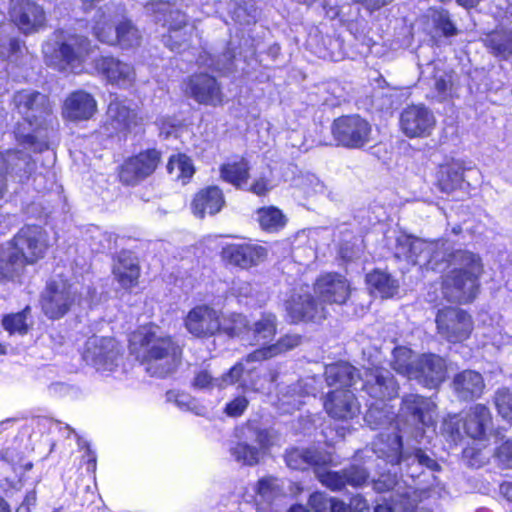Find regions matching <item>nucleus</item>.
<instances>
[{
    "instance_id": "1",
    "label": "nucleus",
    "mask_w": 512,
    "mask_h": 512,
    "mask_svg": "<svg viewBox=\"0 0 512 512\" xmlns=\"http://www.w3.org/2000/svg\"><path fill=\"white\" fill-rule=\"evenodd\" d=\"M362 389L375 399L367 410L364 420L372 429L385 428L388 432H382L373 444V453L391 465L405 464L406 466H425L433 469L436 462L420 449L413 453L402 451L401 437L397 427L393 424L394 413L390 412L383 403L398 395V384L391 373L371 364L365 367L363 372Z\"/></svg>"
},
{
    "instance_id": "2",
    "label": "nucleus",
    "mask_w": 512,
    "mask_h": 512,
    "mask_svg": "<svg viewBox=\"0 0 512 512\" xmlns=\"http://www.w3.org/2000/svg\"><path fill=\"white\" fill-rule=\"evenodd\" d=\"M351 293L349 281L339 273L320 275L314 283L316 302L309 294L308 287L294 291L285 301L286 312L292 322L320 321L326 318L324 304H344Z\"/></svg>"
},
{
    "instance_id": "3",
    "label": "nucleus",
    "mask_w": 512,
    "mask_h": 512,
    "mask_svg": "<svg viewBox=\"0 0 512 512\" xmlns=\"http://www.w3.org/2000/svg\"><path fill=\"white\" fill-rule=\"evenodd\" d=\"M13 103L23 117V123H18L14 131L16 140L35 152L46 149V135L43 136L41 130L46 129L51 119L47 96L33 90H22L15 93Z\"/></svg>"
},
{
    "instance_id": "4",
    "label": "nucleus",
    "mask_w": 512,
    "mask_h": 512,
    "mask_svg": "<svg viewBox=\"0 0 512 512\" xmlns=\"http://www.w3.org/2000/svg\"><path fill=\"white\" fill-rule=\"evenodd\" d=\"M46 231L36 225L21 228L14 238L0 247V277L14 280L20 276L27 264L42 259L48 249Z\"/></svg>"
},
{
    "instance_id": "5",
    "label": "nucleus",
    "mask_w": 512,
    "mask_h": 512,
    "mask_svg": "<svg viewBox=\"0 0 512 512\" xmlns=\"http://www.w3.org/2000/svg\"><path fill=\"white\" fill-rule=\"evenodd\" d=\"M135 349L139 346L146 371L163 377L174 370L180 361L182 348L157 325L140 327L130 338Z\"/></svg>"
},
{
    "instance_id": "6",
    "label": "nucleus",
    "mask_w": 512,
    "mask_h": 512,
    "mask_svg": "<svg viewBox=\"0 0 512 512\" xmlns=\"http://www.w3.org/2000/svg\"><path fill=\"white\" fill-rule=\"evenodd\" d=\"M449 256L453 268L443 279L442 293L451 302H471L478 292L479 277L483 271L481 259L464 250H457Z\"/></svg>"
},
{
    "instance_id": "7",
    "label": "nucleus",
    "mask_w": 512,
    "mask_h": 512,
    "mask_svg": "<svg viewBox=\"0 0 512 512\" xmlns=\"http://www.w3.org/2000/svg\"><path fill=\"white\" fill-rule=\"evenodd\" d=\"M356 369L346 362L330 364L325 368L328 386H338L328 393L324 401L327 414L337 420H351L360 413V405L355 395L347 387L356 384Z\"/></svg>"
},
{
    "instance_id": "8",
    "label": "nucleus",
    "mask_w": 512,
    "mask_h": 512,
    "mask_svg": "<svg viewBox=\"0 0 512 512\" xmlns=\"http://www.w3.org/2000/svg\"><path fill=\"white\" fill-rule=\"evenodd\" d=\"M236 442L230 448L233 459L247 466H254L274 444V435L261 428L256 421H247L236 427L234 432Z\"/></svg>"
},
{
    "instance_id": "9",
    "label": "nucleus",
    "mask_w": 512,
    "mask_h": 512,
    "mask_svg": "<svg viewBox=\"0 0 512 512\" xmlns=\"http://www.w3.org/2000/svg\"><path fill=\"white\" fill-rule=\"evenodd\" d=\"M256 367H248L245 360L235 364L226 374L220 378H214L207 370H200L195 374L193 387L201 390L211 391L214 388L223 389L240 381L241 386L256 392H270L271 386L276 379L273 373L252 378Z\"/></svg>"
},
{
    "instance_id": "10",
    "label": "nucleus",
    "mask_w": 512,
    "mask_h": 512,
    "mask_svg": "<svg viewBox=\"0 0 512 512\" xmlns=\"http://www.w3.org/2000/svg\"><path fill=\"white\" fill-rule=\"evenodd\" d=\"M57 47L47 43L43 46V53L49 65L61 71L79 73L82 71V64L90 53V43L87 38L69 35L61 38Z\"/></svg>"
},
{
    "instance_id": "11",
    "label": "nucleus",
    "mask_w": 512,
    "mask_h": 512,
    "mask_svg": "<svg viewBox=\"0 0 512 512\" xmlns=\"http://www.w3.org/2000/svg\"><path fill=\"white\" fill-rule=\"evenodd\" d=\"M439 246V242H427L402 233L396 237L394 255L409 264L435 270L445 257Z\"/></svg>"
},
{
    "instance_id": "12",
    "label": "nucleus",
    "mask_w": 512,
    "mask_h": 512,
    "mask_svg": "<svg viewBox=\"0 0 512 512\" xmlns=\"http://www.w3.org/2000/svg\"><path fill=\"white\" fill-rule=\"evenodd\" d=\"M81 298L73 284L62 277H56L47 283L42 293V311L49 319H60L73 305L80 304Z\"/></svg>"
},
{
    "instance_id": "13",
    "label": "nucleus",
    "mask_w": 512,
    "mask_h": 512,
    "mask_svg": "<svg viewBox=\"0 0 512 512\" xmlns=\"http://www.w3.org/2000/svg\"><path fill=\"white\" fill-rule=\"evenodd\" d=\"M491 421L489 409L482 404H476L469 409L464 419H460L457 415H449L444 419L442 429L453 440L461 437L462 429L469 437L482 439L490 430Z\"/></svg>"
},
{
    "instance_id": "14",
    "label": "nucleus",
    "mask_w": 512,
    "mask_h": 512,
    "mask_svg": "<svg viewBox=\"0 0 512 512\" xmlns=\"http://www.w3.org/2000/svg\"><path fill=\"white\" fill-rule=\"evenodd\" d=\"M373 489L378 492L393 490L389 500L378 503L374 512H410L416 501V491L398 480L397 476L381 474L378 479L372 481Z\"/></svg>"
},
{
    "instance_id": "15",
    "label": "nucleus",
    "mask_w": 512,
    "mask_h": 512,
    "mask_svg": "<svg viewBox=\"0 0 512 512\" xmlns=\"http://www.w3.org/2000/svg\"><path fill=\"white\" fill-rule=\"evenodd\" d=\"M332 134L339 145L359 149L372 140V126L358 115L343 116L332 125Z\"/></svg>"
},
{
    "instance_id": "16",
    "label": "nucleus",
    "mask_w": 512,
    "mask_h": 512,
    "mask_svg": "<svg viewBox=\"0 0 512 512\" xmlns=\"http://www.w3.org/2000/svg\"><path fill=\"white\" fill-rule=\"evenodd\" d=\"M110 15L103 14L93 27L95 37L108 45H118L122 49L138 47L141 43L139 30L130 22L123 21L115 29Z\"/></svg>"
},
{
    "instance_id": "17",
    "label": "nucleus",
    "mask_w": 512,
    "mask_h": 512,
    "mask_svg": "<svg viewBox=\"0 0 512 512\" xmlns=\"http://www.w3.org/2000/svg\"><path fill=\"white\" fill-rule=\"evenodd\" d=\"M118 353V345L113 338L92 336L85 343L82 357L98 371L107 372L117 366Z\"/></svg>"
},
{
    "instance_id": "18",
    "label": "nucleus",
    "mask_w": 512,
    "mask_h": 512,
    "mask_svg": "<svg viewBox=\"0 0 512 512\" xmlns=\"http://www.w3.org/2000/svg\"><path fill=\"white\" fill-rule=\"evenodd\" d=\"M399 125L406 137L425 138L432 134L436 119L433 112L425 105H410L401 112Z\"/></svg>"
},
{
    "instance_id": "19",
    "label": "nucleus",
    "mask_w": 512,
    "mask_h": 512,
    "mask_svg": "<svg viewBox=\"0 0 512 512\" xmlns=\"http://www.w3.org/2000/svg\"><path fill=\"white\" fill-rule=\"evenodd\" d=\"M438 333L452 343L462 342L472 330L471 317L458 308H445L436 317Z\"/></svg>"
},
{
    "instance_id": "20",
    "label": "nucleus",
    "mask_w": 512,
    "mask_h": 512,
    "mask_svg": "<svg viewBox=\"0 0 512 512\" xmlns=\"http://www.w3.org/2000/svg\"><path fill=\"white\" fill-rule=\"evenodd\" d=\"M184 327L196 338L212 337L221 330L220 313L209 305H197L184 317Z\"/></svg>"
},
{
    "instance_id": "21",
    "label": "nucleus",
    "mask_w": 512,
    "mask_h": 512,
    "mask_svg": "<svg viewBox=\"0 0 512 512\" xmlns=\"http://www.w3.org/2000/svg\"><path fill=\"white\" fill-rule=\"evenodd\" d=\"M9 14L12 22L26 35L36 33L46 25L44 9L31 0H11Z\"/></svg>"
},
{
    "instance_id": "22",
    "label": "nucleus",
    "mask_w": 512,
    "mask_h": 512,
    "mask_svg": "<svg viewBox=\"0 0 512 512\" xmlns=\"http://www.w3.org/2000/svg\"><path fill=\"white\" fill-rule=\"evenodd\" d=\"M141 122L142 117L139 116L136 105L131 101L115 99L110 102L105 123V129L109 134L131 131Z\"/></svg>"
},
{
    "instance_id": "23",
    "label": "nucleus",
    "mask_w": 512,
    "mask_h": 512,
    "mask_svg": "<svg viewBox=\"0 0 512 512\" xmlns=\"http://www.w3.org/2000/svg\"><path fill=\"white\" fill-rule=\"evenodd\" d=\"M160 153L155 149L140 152L121 166L119 177L127 185H135L150 176L158 166Z\"/></svg>"
},
{
    "instance_id": "24",
    "label": "nucleus",
    "mask_w": 512,
    "mask_h": 512,
    "mask_svg": "<svg viewBox=\"0 0 512 512\" xmlns=\"http://www.w3.org/2000/svg\"><path fill=\"white\" fill-rule=\"evenodd\" d=\"M185 94L197 103L217 107L223 103V93L217 80L208 74H194L185 82Z\"/></svg>"
},
{
    "instance_id": "25",
    "label": "nucleus",
    "mask_w": 512,
    "mask_h": 512,
    "mask_svg": "<svg viewBox=\"0 0 512 512\" xmlns=\"http://www.w3.org/2000/svg\"><path fill=\"white\" fill-rule=\"evenodd\" d=\"M173 7L171 3L165 1L151 3V10L159 16L162 15L165 24H169V35L164 39L165 45L171 50H179L187 41L186 32H181L186 26V17Z\"/></svg>"
},
{
    "instance_id": "26",
    "label": "nucleus",
    "mask_w": 512,
    "mask_h": 512,
    "mask_svg": "<svg viewBox=\"0 0 512 512\" xmlns=\"http://www.w3.org/2000/svg\"><path fill=\"white\" fill-rule=\"evenodd\" d=\"M95 69L106 81L119 88L127 89L134 85V67L114 57H100L95 61Z\"/></svg>"
},
{
    "instance_id": "27",
    "label": "nucleus",
    "mask_w": 512,
    "mask_h": 512,
    "mask_svg": "<svg viewBox=\"0 0 512 512\" xmlns=\"http://www.w3.org/2000/svg\"><path fill=\"white\" fill-rule=\"evenodd\" d=\"M34 168L35 164L27 153L9 150L0 154V196L3 195L6 187L4 171L5 174L22 182L29 178Z\"/></svg>"
},
{
    "instance_id": "28",
    "label": "nucleus",
    "mask_w": 512,
    "mask_h": 512,
    "mask_svg": "<svg viewBox=\"0 0 512 512\" xmlns=\"http://www.w3.org/2000/svg\"><path fill=\"white\" fill-rule=\"evenodd\" d=\"M411 380L428 388H437L446 378L445 360L435 354H422L415 362Z\"/></svg>"
},
{
    "instance_id": "29",
    "label": "nucleus",
    "mask_w": 512,
    "mask_h": 512,
    "mask_svg": "<svg viewBox=\"0 0 512 512\" xmlns=\"http://www.w3.org/2000/svg\"><path fill=\"white\" fill-rule=\"evenodd\" d=\"M222 258L231 265L249 269L263 262L267 257L265 247L257 244H228L222 249Z\"/></svg>"
},
{
    "instance_id": "30",
    "label": "nucleus",
    "mask_w": 512,
    "mask_h": 512,
    "mask_svg": "<svg viewBox=\"0 0 512 512\" xmlns=\"http://www.w3.org/2000/svg\"><path fill=\"white\" fill-rule=\"evenodd\" d=\"M402 414L415 424L433 427L436 422V405L429 399L416 394L406 395L402 400Z\"/></svg>"
},
{
    "instance_id": "31",
    "label": "nucleus",
    "mask_w": 512,
    "mask_h": 512,
    "mask_svg": "<svg viewBox=\"0 0 512 512\" xmlns=\"http://www.w3.org/2000/svg\"><path fill=\"white\" fill-rule=\"evenodd\" d=\"M316 378H307L281 391L278 397V408L283 413H292L306 403V399L317 392Z\"/></svg>"
},
{
    "instance_id": "32",
    "label": "nucleus",
    "mask_w": 512,
    "mask_h": 512,
    "mask_svg": "<svg viewBox=\"0 0 512 512\" xmlns=\"http://www.w3.org/2000/svg\"><path fill=\"white\" fill-rule=\"evenodd\" d=\"M97 111L94 97L82 90L71 93L63 105V116L71 121L90 119Z\"/></svg>"
},
{
    "instance_id": "33",
    "label": "nucleus",
    "mask_w": 512,
    "mask_h": 512,
    "mask_svg": "<svg viewBox=\"0 0 512 512\" xmlns=\"http://www.w3.org/2000/svg\"><path fill=\"white\" fill-rule=\"evenodd\" d=\"M225 203L222 191L216 186H209L200 190L192 201L193 214L204 218L206 214L215 215Z\"/></svg>"
},
{
    "instance_id": "34",
    "label": "nucleus",
    "mask_w": 512,
    "mask_h": 512,
    "mask_svg": "<svg viewBox=\"0 0 512 512\" xmlns=\"http://www.w3.org/2000/svg\"><path fill=\"white\" fill-rule=\"evenodd\" d=\"M485 384L480 373L464 370L453 379V388L457 396L463 400H472L481 396Z\"/></svg>"
},
{
    "instance_id": "35",
    "label": "nucleus",
    "mask_w": 512,
    "mask_h": 512,
    "mask_svg": "<svg viewBox=\"0 0 512 512\" xmlns=\"http://www.w3.org/2000/svg\"><path fill=\"white\" fill-rule=\"evenodd\" d=\"M286 463L291 469L304 470L310 466L322 467L332 462L331 456L315 449L293 448L286 453Z\"/></svg>"
},
{
    "instance_id": "36",
    "label": "nucleus",
    "mask_w": 512,
    "mask_h": 512,
    "mask_svg": "<svg viewBox=\"0 0 512 512\" xmlns=\"http://www.w3.org/2000/svg\"><path fill=\"white\" fill-rule=\"evenodd\" d=\"M468 168L463 160H452L450 163L441 166L437 183L441 191L449 193L459 188L464 180V172Z\"/></svg>"
},
{
    "instance_id": "37",
    "label": "nucleus",
    "mask_w": 512,
    "mask_h": 512,
    "mask_svg": "<svg viewBox=\"0 0 512 512\" xmlns=\"http://www.w3.org/2000/svg\"><path fill=\"white\" fill-rule=\"evenodd\" d=\"M113 274L123 288L130 289L137 285L140 270L130 254L122 253L114 265Z\"/></svg>"
},
{
    "instance_id": "38",
    "label": "nucleus",
    "mask_w": 512,
    "mask_h": 512,
    "mask_svg": "<svg viewBox=\"0 0 512 512\" xmlns=\"http://www.w3.org/2000/svg\"><path fill=\"white\" fill-rule=\"evenodd\" d=\"M300 341L301 338L298 335H286L276 344L270 345L268 347H262L250 353L245 358V363L248 365V367H254L252 363L276 356L280 353L293 349L300 344Z\"/></svg>"
},
{
    "instance_id": "39",
    "label": "nucleus",
    "mask_w": 512,
    "mask_h": 512,
    "mask_svg": "<svg viewBox=\"0 0 512 512\" xmlns=\"http://www.w3.org/2000/svg\"><path fill=\"white\" fill-rule=\"evenodd\" d=\"M220 173L221 178L233 186L240 189L248 187L249 165L244 158L223 164Z\"/></svg>"
},
{
    "instance_id": "40",
    "label": "nucleus",
    "mask_w": 512,
    "mask_h": 512,
    "mask_svg": "<svg viewBox=\"0 0 512 512\" xmlns=\"http://www.w3.org/2000/svg\"><path fill=\"white\" fill-rule=\"evenodd\" d=\"M366 281L382 298L393 297L399 289L398 280L382 270H374L369 273Z\"/></svg>"
},
{
    "instance_id": "41",
    "label": "nucleus",
    "mask_w": 512,
    "mask_h": 512,
    "mask_svg": "<svg viewBox=\"0 0 512 512\" xmlns=\"http://www.w3.org/2000/svg\"><path fill=\"white\" fill-rule=\"evenodd\" d=\"M484 41L495 56L508 59L512 55V30L493 31L487 35Z\"/></svg>"
},
{
    "instance_id": "42",
    "label": "nucleus",
    "mask_w": 512,
    "mask_h": 512,
    "mask_svg": "<svg viewBox=\"0 0 512 512\" xmlns=\"http://www.w3.org/2000/svg\"><path fill=\"white\" fill-rule=\"evenodd\" d=\"M276 333V317L271 313L263 314L250 328V342L254 344H266L270 342Z\"/></svg>"
},
{
    "instance_id": "43",
    "label": "nucleus",
    "mask_w": 512,
    "mask_h": 512,
    "mask_svg": "<svg viewBox=\"0 0 512 512\" xmlns=\"http://www.w3.org/2000/svg\"><path fill=\"white\" fill-rule=\"evenodd\" d=\"M413 352L406 346L395 347L392 351L391 367L400 375L411 380L413 373H416Z\"/></svg>"
},
{
    "instance_id": "44",
    "label": "nucleus",
    "mask_w": 512,
    "mask_h": 512,
    "mask_svg": "<svg viewBox=\"0 0 512 512\" xmlns=\"http://www.w3.org/2000/svg\"><path fill=\"white\" fill-rule=\"evenodd\" d=\"M168 173L182 184H186L195 173L192 160L185 154H177L170 157L167 165Z\"/></svg>"
},
{
    "instance_id": "45",
    "label": "nucleus",
    "mask_w": 512,
    "mask_h": 512,
    "mask_svg": "<svg viewBox=\"0 0 512 512\" xmlns=\"http://www.w3.org/2000/svg\"><path fill=\"white\" fill-rule=\"evenodd\" d=\"M221 330L223 333L230 337H242L243 339L250 340V327L249 322L245 316L238 313H231L221 321Z\"/></svg>"
},
{
    "instance_id": "46",
    "label": "nucleus",
    "mask_w": 512,
    "mask_h": 512,
    "mask_svg": "<svg viewBox=\"0 0 512 512\" xmlns=\"http://www.w3.org/2000/svg\"><path fill=\"white\" fill-rule=\"evenodd\" d=\"M257 220L263 230L275 232L286 224V218L281 210L276 207H263L257 211Z\"/></svg>"
},
{
    "instance_id": "47",
    "label": "nucleus",
    "mask_w": 512,
    "mask_h": 512,
    "mask_svg": "<svg viewBox=\"0 0 512 512\" xmlns=\"http://www.w3.org/2000/svg\"><path fill=\"white\" fill-rule=\"evenodd\" d=\"M256 503H271L275 498L280 496L279 480L272 477L262 478L258 481L256 488Z\"/></svg>"
},
{
    "instance_id": "48",
    "label": "nucleus",
    "mask_w": 512,
    "mask_h": 512,
    "mask_svg": "<svg viewBox=\"0 0 512 512\" xmlns=\"http://www.w3.org/2000/svg\"><path fill=\"white\" fill-rule=\"evenodd\" d=\"M233 294L238 298L239 302L247 305H254L264 301V294L251 283L246 281H236L233 285Z\"/></svg>"
},
{
    "instance_id": "49",
    "label": "nucleus",
    "mask_w": 512,
    "mask_h": 512,
    "mask_svg": "<svg viewBox=\"0 0 512 512\" xmlns=\"http://www.w3.org/2000/svg\"><path fill=\"white\" fill-rule=\"evenodd\" d=\"M30 313V308L26 307L23 311L13 314H8L2 319L3 328L10 334L25 335L28 332L27 317Z\"/></svg>"
},
{
    "instance_id": "50",
    "label": "nucleus",
    "mask_w": 512,
    "mask_h": 512,
    "mask_svg": "<svg viewBox=\"0 0 512 512\" xmlns=\"http://www.w3.org/2000/svg\"><path fill=\"white\" fill-rule=\"evenodd\" d=\"M234 54L228 50L222 56L216 57L210 54L201 55L199 65L210 67L219 72H228L232 69Z\"/></svg>"
},
{
    "instance_id": "51",
    "label": "nucleus",
    "mask_w": 512,
    "mask_h": 512,
    "mask_svg": "<svg viewBox=\"0 0 512 512\" xmlns=\"http://www.w3.org/2000/svg\"><path fill=\"white\" fill-rule=\"evenodd\" d=\"M433 98L444 101L452 96V76L444 71H437L433 79Z\"/></svg>"
},
{
    "instance_id": "52",
    "label": "nucleus",
    "mask_w": 512,
    "mask_h": 512,
    "mask_svg": "<svg viewBox=\"0 0 512 512\" xmlns=\"http://www.w3.org/2000/svg\"><path fill=\"white\" fill-rule=\"evenodd\" d=\"M316 473L319 481L333 491H339L347 485L346 469L341 472H334L324 471L321 467H318Z\"/></svg>"
},
{
    "instance_id": "53",
    "label": "nucleus",
    "mask_w": 512,
    "mask_h": 512,
    "mask_svg": "<svg viewBox=\"0 0 512 512\" xmlns=\"http://www.w3.org/2000/svg\"><path fill=\"white\" fill-rule=\"evenodd\" d=\"M230 13L232 19L241 25L254 23L257 17V9L252 2L244 5L234 3Z\"/></svg>"
},
{
    "instance_id": "54",
    "label": "nucleus",
    "mask_w": 512,
    "mask_h": 512,
    "mask_svg": "<svg viewBox=\"0 0 512 512\" xmlns=\"http://www.w3.org/2000/svg\"><path fill=\"white\" fill-rule=\"evenodd\" d=\"M495 406L503 419L512 422V394L508 389L502 388L496 392Z\"/></svg>"
},
{
    "instance_id": "55",
    "label": "nucleus",
    "mask_w": 512,
    "mask_h": 512,
    "mask_svg": "<svg viewBox=\"0 0 512 512\" xmlns=\"http://www.w3.org/2000/svg\"><path fill=\"white\" fill-rule=\"evenodd\" d=\"M337 500L323 492H315L310 495L308 504L315 512H332Z\"/></svg>"
},
{
    "instance_id": "56",
    "label": "nucleus",
    "mask_w": 512,
    "mask_h": 512,
    "mask_svg": "<svg viewBox=\"0 0 512 512\" xmlns=\"http://www.w3.org/2000/svg\"><path fill=\"white\" fill-rule=\"evenodd\" d=\"M347 484L353 487H360L368 480V472L365 468L359 466H351L346 469Z\"/></svg>"
},
{
    "instance_id": "57",
    "label": "nucleus",
    "mask_w": 512,
    "mask_h": 512,
    "mask_svg": "<svg viewBox=\"0 0 512 512\" xmlns=\"http://www.w3.org/2000/svg\"><path fill=\"white\" fill-rule=\"evenodd\" d=\"M248 400L244 396H237L226 404L225 412L230 417H239L248 407Z\"/></svg>"
},
{
    "instance_id": "58",
    "label": "nucleus",
    "mask_w": 512,
    "mask_h": 512,
    "mask_svg": "<svg viewBox=\"0 0 512 512\" xmlns=\"http://www.w3.org/2000/svg\"><path fill=\"white\" fill-rule=\"evenodd\" d=\"M247 189L258 196L265 195L271 189L270 179L263 173Z\"/></svg>"
},
{
    "instance_id": "59",
    "label": "nucleus",
    "mask_w": 512,
    "mask_h": 512,
    "mask_svg": "<svg viewBox=\"0 0 512 512\" xmlns=\"http://www.w3.org/2000/svg\"><path fill=\"white\" fill-rule=\"evenodd\" d=\"M435 22L437 26L442 30L444 35L452 36L455 34V27L448 18L445 11L434 12Z\"/></svg>"
},
{
    "instance_id": "60",
    "label": "nucleus",
    "mask_w": 512,
    "mask_h": 512,
    "mask_svg": "<svg viewBox=\"0 0 512 512\" xmlns=\"http://www.w3.org/2000/svg\"><path fill=\"white\" fill-rule=\"evenodd\" d=\"M168 401L174 402L181 409H192V399L186 393L169 391L167 393Z\"/></svg>"
},
{
    "instance_id": "61",
    "label": "nucleus",
    "mask_w": 512,
    "mask_h": 512,
    "mask_svg": "<svg viewBox=\"0 0 512 512\" xmlns=\"http://www.w3.org/2000/svg\"><path fill=\"white\" fill-rule=\"evenodd\" d=\"M21 43L17 38L2 39L0 38V57L14 54L20 50Z\"/></svg>"
},
{
    "instance_id": "62",
    "label": "nucleus",
    "mask_w": 512,
    "mask_h": 512,
    "mask_svg": "<svg viewBox=\"0 0 512 512\" xmlns=\"http://www.w3.org/2000/svg\"><path fill=\"white\" fill-rule=\"evenodd\" d=\"M497 456L507 467H512V439L505 441L498 448Z\"/></svg>"
},
{
    "instance_id": "63",
    "label": "nucleus",
    "mask_w": 512,
    "mask_h": 512,
    "mask_svg": "<svg viewBox=\"0 0 512 512\" xmlns=\"http://www.w3.org/2000/svg\"><path fill=\"white\" fill-rule=\"evenodd\" d=\"M349 506L352 512H370L367 500L360 495L351 498Z\"/></svg>"
},
{
    "instance_id": "64",
    "label": "nucleus",
    "mask_w": 512,
    "mask_h": 512,
    "mask_svg": "<svg viewBox=\"0 0 512 512\" xmlns=\"http://www.w3.org/2000/svg\"><path fill=\"white\" fill-rule=\"evenodd\" d=\"M36 504V493L34 491L29 492L17 510V512H20L22 509H25L26 512H29L30 506H34Z\"/></svg>"
}]
</instances>
